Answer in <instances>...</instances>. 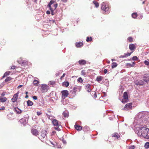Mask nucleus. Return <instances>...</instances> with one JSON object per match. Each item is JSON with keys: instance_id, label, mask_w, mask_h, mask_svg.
Segmentation results:
<instances>
[{"instance_id": "obj_1", "label": "nucleus", "mask_w": 149, "mask_h": 149, "mask_svg": "<svg viewBox=\"0 0 149 149\" xmlns=\"http://www.w3.org/2000/svg\"><path fill=\"white\" fill-rule=\"evenodd\" d=\"M138 135L147 139H149V129L145 127H141L137 133Z\"/></svg>"}, {"instance_id": "obj_2", "label": "nucleus", "mask_w": 149, "mask_h": 149, "mask_svg": "<svg viewBox=\"0 0 149 149\" xmlns=\"http://www.w3.org/2000/svg\"><path fill=\"white\" fill-rule=\"evenodd\" d=\"M58 6V4L55 1L53 0H51L47 5L48 7L51 12V14L52 15H55V13L54 11Z\"/></svg>"}, {"instance_id": "obj_3", "label": "nucleus", "mask_w": 149, "mask_h": 149, "mask_svg": "<svg viewBox=\"0 0 149 149\" xmlns=\"http://www.w3.org/2000/svg\"><path fill=\"white\" fill-rule=\"evenodd\" d=\"M52 123L54 126H55L54 127L55 129L58 131H60V129L59 127L61 126V122H59L56 119H54L52 120Z\"/></svg>"}, {"instance_id": "obj_4", "label": "nucleus", "mask_w": 149, "mask_h": 149, "mask_svg": "<svg viewBox=\"0 0 149 149\" xmlns=\"http://www.w3.org/2000/svg\"><path fill=\"white\" fill-rule=\"evenodd\" d=\"M101 9L107 13L109 12V8L108 6L106 5L104 2L101 4Z\"/></svg>"}, {"instance_id": "obj_5", "label": "nucleus", "mask_w": 149, "mask_h": 149, "mask_svg": "<svg viewBox=\"0 0 149 149\" xmlns=\"http://www.w3.org/2000/svg\"><path fill=\"white\" fill-rule=\"evenodd\" d=\"M128 95L127 92H125L123 95V98L122 100V102L124 104L125 103L128 101Z\"/></svg>"}, {"instance_id": "obj_6", "label": "nucleus", "mask_w": 149, "mask_h": 149, "mask_svg": "<svg viewBox=\"0 0 149 149\" xmlns=\"http://www.w3.org/2000/svg\"><path fill=\"white\" fill-rule=\"evenodd\" d=\"M49 89V87L45 84L42 85L41 86V91L42 93L47 92Z\"/></svg>"}, {"instance_id": "obj_7", "label": "nucleus", "mask_w": 149, "mask_h": 149, "mask_svg": "<svg viewBox=\"0 0 149 149\" xmlns=\"http://www.w3.org/2000/svg\"><path fill=\"white\" fill-rule=\"evenodd\" d=\"M62 93L61 97L63 99H65L69 95L68 91L67 90H63L61 91Z\"/></svg>"}, {"instance_id": "obj_8", "label": "nucleus", "mask_w": 149, "mask_h": 149, "mask_svg": "<svg viewBox=\"0 0 149 149\" xmlns=\"http://www.w3.org/2000/svg\"><path fill=\"white\" fill-rule=\"evenodd\" d=\"M18 63L22 65H24L27 63V61L25 60H24L22 58H20L18 60Z\"/></svg>"}, {"instance_id": "obj_9", "label": "nucleus", "mask_w": 149, "mask_h": 149, "mask_svg": "<svg viewBox=\"0 0 149 149\" xmlns=\"http://www.w3.org/2000/svg\"><path fill=\"white\" fill-rule=\"evenodd\" d=\"M19 92H17L16 93L14 94L13 97L11 99L12 101L14 103L16 102L18 97Z\"/></svg>"}, {"instance_id": "obj_10", "label": "nucleus", "mask_w": 149, "mask_h": 149, "mask_svg": "<svg viewBox=\"0 0 149 149\" xmlns=\"http://www.w3.org/2000/svg\"><path fill=\"white\" fill-rule=\"evenodd\" d=\"M132 103H130L126 104L123 110H127L131 109L132 108Z\"/></svg>"}, {"instance_id": "obj_11", "label": "nucleus", "mask_w": 149, "mask_h": 149, "mask_svg": "<svg viewBox=\"0 0 149 149\" xmlns=\"http://www.w3.org/2000/svg\"><path fill=\"white\" fill-rule=\"evenodd\" d=\"M47 131L45 130H42L41 132L40 138L41 139H44L47 134Z\"/></svg>"}, {"instance_id": "obj_12", "label": "nucleus", "mask_w": 149, "mask_h": 149, "mask_svg": "<svg viewBox=\"0 0 149 149\" xmlns=\"http://www.w3.org/2000/svg\"><path fill=\"white\" fill-rule=\"evenodd\" d=\"M31 133L33 135L36 136H37L39 134L38 131L36 129H32L31 130Z\"/></svg>"}, {"instance_id": "obj_13", "label": "nucleus", "mask_w": 149, "mask_h": 149, "mask_svg": "<svg viewBox=\"0 0 149 149\" xmlns=\"http://www.w3.org/2000/svg\"><path fill=\"white\" fill-rule=\"evenodd\" d=\"M73 89L74 92L75 93H76L77 92H79L80 91L81 89V87L76 86H75L74 87Z\"/></svg>"}, {"instance_id": "obj_14", "label": "nucleus", "mask_w": 149, "mask_h": 149, "mask_svg": "<svg viewBox=\"0 0 149 149\" xmlns=\"http://www.w3.org/2000/svg\"><path fill=\"white\" fill-rule=\"evenodd\" d=\"M136 47L135 45L133 44H131L129 45V48L133 52L135 49H136Z\"/></svg>"}, {"instance_id": "obj_15", "label": "nucleus", "mask_w": 149, "mask_h": 149, "mask_svg": "<svg viewBox=\"0 0 149 149\" xmlns=\"http://www.w3.org/2000/svg\"><path fill=\"white\" fill-rule=\"evenodd\" d=\"M111 135L112 137L116 139H118L120 137L119 134L117 132H114Z\"/></svg>"}, {"instance_id": "obj_16", "label": "nucleus", "mask_w": 149, "mask_h": 149, "mask_svg": "<svg viewBox=\"0 0 149 149\" xmlns=\"http://www.w3.org/2000/svg\"><path fill=\"white\" fill-rule=\"evenodd\" d=\"M91 85L89 84H87L86 85L85 89L87 92H90L91 91Z\"/></svg>"}, {"instance_id": "obj_17", "label": "nucleus", "mask_w": 149, "mask_h": 149, "mask_svg": "<svg viewBox=\"0 0 149 149\" xmlns=\"http://www.w3.org/2000/svg\"><path fill=\"white\" fill-rule=\"evenodd\" d=\"M143 80L145 82L148 83L149 81V76L146 74H145L143 77Z\"/></svg>"}, {"instance_id": "obj_18", "label": "nucleus", "mask_w": 149, "mask_h": 149, "mask_svg": "<svg viewBox=\"0 0 149 149\" xmlns=\"http://www.w3.org/2000/svg\"><path fill=\"white\" fill-rule=\"evenodd\" d=\"M14 110L18 114H20L22 112V111L18 107L15 108Z\"/></svg>"}, {"instance_id": "obj_19", "label": "nucleus", "mask_w": 149, "mask_h": 149, "mask_svg": "<svg viewBox=\"0 0 149 149\" xmlns=\"http://www.w3.org/2000/svg\"><path fill=\"white\" fill-rule=\"evenodd\" d=\"M78 62L80 65H85L86 64V61L83 59L80 60L78 61Z\"/></svg>"}, {"instance_id": "obj_20", "label": "nucleus", "mask_w": 149, "mask_h": 149, "mask_svg": "<svg viewBox=\"0 0 149 149\" xmlns=\"http://www.w3.org/2000/svg\"><path fill=\"white\" fill-rule=\"evenodd\" d=\"M74 127L78 131H80L82 130V127L78 125H75Z\"/></svg>"}, {"instance_id": "obj_21", "label": "nucleus", "mask_w": 149, "mask_h": 149, "mask_svg": "<svg viewBox=\"0 0 149 149\" xmlns=\"http://www.w3.org/2000/svg\"><path fill=\"white\" fill-rule=\"evenodd\" d=\"M62 84L63 86H65L67 87L69 86V83L68 81H64L63 82Z\"/></svg>"}, {"instance_id": "obj_22", "label": "nucleus", "mask_w": 149, "mask_h": 149, "mask_svg": "<svg viewBox=\"0 0 149 149\" xmlns=\"http://www.w3.org/2000/svg\"><path fill=\"white\" fill-rule=\"evenodd\" d=\"M103 79V77L101 76H98L96 78L97 81L100 83Z\"/></svg>"}, {"instance_id": "obj_23", "label": "nucleus", "mask_w": 149, "mask_h": 149, "mask_svg": "<svg viewBox=\"0 0 149 149\" xmlns=\"http://www.w3.org/2000/svg\"><path fill=\"white\" fill-rule=\"evenodd\" d=\"M63 115L65 118L68 117L69 116L68 113L67 111H64L63 113Z\"/></svg>"}, {"instance_id": "obj_24", "label": "nucleus", "mask_w": 149, "mask_h": 149, "mask_svg": "<svg viewBox=\"0 0 149 149\" xmlns=\"http://www.w3.org/2000/svg\"><path fill=\"white\" fill-rule=\"evenodd\" d=\"M49 84L52 86L54 87L56 85V82L53 81H50L49 82Z\"/></svg>"}, {"instance_id": "obj_25", "label": "nucleus", "mask_w": 149, "mask_h": 149, "mask_svg": "<svg viewBox=\"0 0 149 149\" xmlns=\"http://www.w3.org/2000/svg\"><path fill=\"white\" fill-rule=\"evenodd\" d=\"M75 45L77 47H79L83 45V43L81 42H77L75 44Z\"/></svg>"}, {"instance_id": "obj_26", "label": "nucleus", "mask_w": 149, "mask_h": 149, "mask_svg": "<svg viewBox=\"0 0 149 149\" xmlns=\"http://www.w3.org/2000/svg\"><path fill=\"white\" fill-rule=\"evenodd\" d=\"M135 64V62H134L132 63V64H131L130 63H127L126 64L127 66L128 67H133L134 65Z\"/></svg>"}, {"instance_id": "obj_27", "label": "nucleus", "mask_w": 149, "mask_h": 149, "mask_svg": "<svg viewBox=\"0 0 149 149\" xmlns=\"http://www.w3.org/2000/svg\"><path fill=\"white\" fill-rule=\"evenodd\" d=\"M33 85L36 86H38V84L39 83V81L38 80H34L33 81Z\"/></svg>"}, {"instance_id": "obj_28", "label": "nucleus", "mask_w": 149, "mask_h": 149, "mask_svg": "<svg viewBox=\"0 0 149 149\" xmlns=\"http://www.w3.org/2000/svg\"><path fill=\"white\" fill-rule=\"evenodd\" d=\"M90 130V128L89 127L87 126H85L83 129V130L86 132L88 130Z\"/></svg>"}, {"instance_id": "obj_29", "label": "nucleus", "mask_w": 149, "mask_h": 149, "mask_svg": "<svg viewBox=\"0 0 149 149\" xmlns=\"http://www.w3.org/2000/svg\"><path fill=\"white\" fill-rule=\"evenodd\" d=\"M7 100V98L6 97L0 98V101L1 102H5Z\"/></svg>"}, {"instance_id": "obj_30", "label": "nucleus", "mask_w": 149, "mask_h": 149, "mask_svg": "<svg viewBox=\"0 0 149 149\" xmlns=\"http://www.w3.org/2000/svg\"><path fill=\"white\" fill-rule=\"evenodd\" d=\"M117 64L116 62H113L112 63L111 68H113L117 66Z\"/></svg>"}, {"instance_id": "obj_31", "label": "nucleus", "mask_w": 149, "mask_h": 149, "mask_svg": "<svg viewBox=\"0 0 149 149\" xmlns=\"http://www.w3.org/2000/svg\"><path fill=\"white\" fill-rule=\"evenodd\" d=\"M137 85L140 86L143 85H144V82L143 81L140 80L138 82Z\"/></svg>"}, {"instance_id": "obj_32", "label": "nucleus", "mask_w": 149, "mask_h": 149, "mask_svg": "<svg viewBox=\"0 0 149 149\" xmlns=\"http://www.w3.org/2000/svg\"><path fill=\"white\" fill-rule=\"evenodd\" d=\"M27 103L28 106H31L33 105V102L30 100H28Z\"/></svg>"}, {"instance_id": "obj_33", "label": "nucleus", "mask_w": 149, "mask_h": 149, "mask_svg": "<svg viewBox=\"0 0 149 149\" xmlns=\"http://www.w3.org/2000/svg\"><path fill=\"white\" fill-rule=\"evenodd\" d=\"M10 73V72L9 71H7L3 75V76L2 78H3L4 77H5L6 76H7L8 75H9Z\"/></svg>"}, {"instance_id": "obj_34", "label": "nucleus", "mask_w": 149, "mask_h": 149, "mask_svg": "<svg viewBox=\"0 0 149 149\" xmlns=\"http://www.w3.org/2000/svg\"><path fill=\"white\" fill-rule=\"evenodd\" d=\"M93 2L95 4L96 7L97 8L99 6V4L97 2L95 1H93Z\"/></svg>"}, {"instance_id": "obj_35", "label": "nucleus", "mask_w": 149, "mask_h": 149, "mask_svg": "<svg viewBox=\"0 0 149 149\" xmlns=\"http://www.w3.org/2000/svg\"><path fill=\"white\" fill-rule=\"evenodd\" d=\"M92 40V38L91 37H87L86 39V41L87 42H91Z\"/></svg>"}, {"instance_id": "obj_36", "label": "nucleus", "mask_w": 149, "mask_h": 149, "mask_svg": "<svg viewBox=\"0 0 149 149\" xmlns=\"http://www.w3.org/2000/svg\"><path fill=\"white\" fill-rule=\"evenodd\" d=\"M132 18H135L137 17V14L136 13H133L132 14Z\"/></svg>"}, {"instance_id": "obj_37", "label": "nucleus", "mask_w": 149, "mask_h": 149, "mask_svg": "<svg viewBox=\"0 0 149 149\" xmlns=\"http://www.w3.org/2000/svg\"><path fill=\"white\" fill-rule=\"evenodd\" d=\"M81 74L82 75L85 76L86 75V70H83L81 72Z\"/></svg>"}, {"instance_id": "obj_38", "label": "nucleus", "mask_w": 149, "mask_h": 149, "mask_svg": "<svg viewBox=\"0 0 149 149\" xmlns=\"http://www.w3.org/2000/svg\"><path fill=\"white\" fill-rule=\"evenodd\" d=\"M12 78L10 77H7L5 80L6 82H7L10 81Z\"/></svg>"}, {"instance_id": "obj_39", "label": "nucleus", "mask_w": 149, "mask_h": 149, "mask_svg": "<svg viewBox=\"0 0 149 149\" xmlns=\"http://www.w3.org/2000/svg\"><path fill=\"white\" fill-rule=\"evenodd\" d=\"M144 64L148 66L149 68V60H145L144 61Z\"/></svg>"}, {"instance_id": "obj_40", "label": "nucleus", "mask_w": 149, "mask_h": 149, "mask_svg": "<svg viewBox=\"0 0 149 149\" xmlns=\"http://www.w3.org/2000/svg\"><path fill=\"white\" fill-rule=\"evenodd\" d=\"M127 39H128V40L130 42H133V38L131 37H129Z\"/></svg>"}, {"instance_id": "obj_41", "label": "nucleus", "mask_w": 149, "mask_h": 149, "mask_svg": "<svg viewBox=\"0 0 149 149\" xmlns=\"http://www.w3.org/2000/svg\"><path fill=\"white\" fill-rule=\"evenodd\" d=\"M77 81L79 82L80 83H82L83 81V79L81 78V77H79L77 79Z\"/></svg>"}, {"instance_id": "obj_42", "label": "nucleus", "mask_w": 149, "mask_h": 149, "mask_svg": "<svg viewBox=\"0 0 149 149\" xmlns=\"http://www.w3.org/2000/svg\"><path fill=\"white\" fill-rule=\"evenodd\" d=\"M144 146L146 148H149V142L146 143L145 144Z\"/></svg>"}, {"instance_id": "obj_43", "label": "nucleus", "mask_w": 149, "mask_h": 149, "mask_svg": "<svg viewBox=\"0 0 149 149\" xmlns=\"http://www.w3.org/2000/svg\"><path fill=\"white\" fill-rule=\"evenodd\" d=\"M132 52H133L130 53H127V54H125V57L130 56Z\"/></svg>"}, {"instance_id": "obj_44", "label": "nucleus", "mask_w": 149, "mask_h": 149, "mask_svg": "<svg viewBox=\"0 0 149 149\" xmlns=\"http://www.w3.org/2000/svg\"><path fill=\"white\" fill-rule=\"evenodd\" d=\"M20 122L21 123H23V122H24V123H23V125H24L25 124V123H26V122H25V120L24 119H21L20 120H19Z\"/></svg>"}, {"instance_id": "obj_45", "label": "nucleus", "mask_w": 149, "mask_h": 149, "mask_svg": "<svg viewBox=\"0 0 149 149\" xmlns=\"http://www.w3.org/2000/svg\"><path fill=\"white\" fill-rule=\"evenodd\" d=\"M42 113V112L41 111H37V115L39 116L41 115Z\"/></svg>"}, {"instance_id": "obj_46", "label": "nucleus", "mask_w": 149, "mask_h": 149, "mask_svg": "<svg viewBox=\"0 0 149 149\" xmlns=\"http://www.w3.org/2000/svg\"><path fill=\"white\" fill-rule=\"evenodd\" d=\"M138 59V58L136 56H134L132 58V59L133 60H137Z\"/></svg>"}, {"instance_id": "obj_47", "label": "nucleus", "mask_w": 149, "mask_h": 149, "mask_svg": "<svg viewBox=\"0 0 149 149\" xmlns=\"http://www.w3.org/2000/svg\"><path fill=\"white\" fill-rule=\"evenodd\" d=\"M65 75V73H63L62 76L61 77L60 79H62V78L64 77Z\"/></svg>"}, {"instance_id": "obj_48", "label": "nucleus", "mask_w": 149, "mask_h": 149, "mask_svg": "<svg viewBox=\"0 0 149 149\" xmlns=\"http://www.w3.org/2000/svg\"><path fill=\"white\" fill-rule=\"evenodd\" d=\"M135 146H131L130 148V149H134Z\"/></svg>"}, {"instance_id": "obj_49", "label": "nucleus", "mask_w": 149, "mask_h": 149, "mask_svg": "<svg viewBox=\"0 0 149 149\" xmlns=\"http://www.w3.org/2000/svg\"><path fill=\"white\" fill-rule=\"evenodd\" d=\"M33 98L34 100H36L37 99V97L36 96H34L33 97Z\"/></svg>"}, {"instance_id": "obj_50", "label": "nucleus", "mask_w": 149, "mask_h": 149, "mask_svg": "<svg viewBox=\"0 0 149 149\" xmlns=\"http://www.w3.org/2000/svg\"><path fill=\"white\" fill-rule=\"evenodd\" d=\"M125 54H124V55H121L119 56V58H124L125 57Z\"/></svg>"}, {"instance_id": "obj_51", "label": "nucleus", "mask_w": 149, "mask_h": 149, "mask_svg": "<svg viewBox=\"0 0 149 149\" xmlns=\"http://www.w3.org/2000/svg\"><path fill=\"white\" fill-rule=\"evenodd\" d=\"M5 109V107H2L0 109V110H4Z\"/></svg>"}, {"instance_id": "obj_52", "label": "nucleus", "mask_w": 149, "mask_h": 149, "mask_svg": "<svg viewBox=\"0 0 149 149\" xmlns=\"http://www.w3.org/2000/svg\"><path fill=\"white\" fill-rule=\"evenodd\" d=\"M107 72V70L106 69H105L104 70V73L105 74H106Z\"/></svg>"}, {"instance_id": "obj_53", "label": "nucleus", "mask_w": 149, "mask_h": 149, "mask_svg": "<svg viewBox=\"0 0 149 149\" xmlns=\"http://www.w3.org/2000/svg\"><path fill=\"white\" fill-rule=\"evenodd\" d=\"M15 67H16L14 65H13L11 66V69H14L15 68Z\"/></svg>"}, {"instance_id": "obj_54", "label": "nucleus", "mask_w": 149, "mask_h": 149, "mask_svg": "<svg viewBox=\"0 0 149 149\" xmlns=\"http://www.w3.org/2000/svg\"><path fill=\"white\" fill-rule=\"evenodd\" d=\"M46 13L47 14H50V11L49 10H47L46 11Z\"/></svg>"}, {"instance_id": "obj_55", "label": "nucleus", "mask_w": 149, "mask_h": 149, "mask_svg": "<svg viewBox=\"0 0 149 149\" xmlns=\"http://www.w3.org/2000/svg\"><path fill=\"white\" fill-rule=\"evenodd\" d=\"M61 1L64 3H66L67 2V0H61Z\"/></svg>"}, {"instance_id": "obj_56", "label": "nucleus", "mask_w": 149, "mask_h": 149, "mask_svg": "<svg viewBox=\"0 0 149 149\" xmlns=\"http://www.w3.org/2000/svg\"><path fill=\"white\" fill-rule=\"evenodd\" d=\"M22 85H20L19 86H18L17 88H20L22 87Z\"/></svg>"}, {"instance_id": "obj_57", "label": "nucleus", "mask_w": 149, "mask_h": 149, "mask_svg": "<svg viewBox=\"0 0 149 149\" xmlns=\"http://www.w3.org/2000/svg\"><path fill=\"white\" fill-rule=\"evenodd\" d=\"M28 97V96L27 95H26V96L25 97V98H27Z\"/></svg>"}, {"instance_id": "obj_58", "label": "nucleus", "mask_w": 149, "mask_h": 149, "mask_svg": "<svg viewBox=\"0 0 149 149\" xmlns=\"http://www.w3.org/2000/svg\"><path fill=\"white\" fill-rule=\"evenodd\" d=\"M5 95V94L4 93H2V94H1V96H4Z\"/></svg>"}, {"instance_id": "obj_59", "label": "nucleus", "mask_w": 149, "mask_h": 149, "mask_svg": "<svg viewBox=\"0 0 149 149\" xmlns=\"http://www.w3.org/2000/svg\"><path fill=\"white\" fill-rule=\"evenodd\" d=\"M111 60L112 61H115V60L114 59H111Z\"/></svg>"}, {"instance_id": "obj_60", "label": "nucleus", "mask_w": 149, "mask_h": 149, "mask_svg": "<svg viewBox=\"0 0 149 149\" xmlns=\"http://www.w3.org/2000/svg\"><path fill=\"white\" fill-rule=\"evenodd\" d=\"M28 93V92H26V95H27V94Z\"/></svg>"}, {"instance_id": "obj_61", "label": "nucleus", "mask_w": 149, "mask_h": 149, "mask_svg": "<svg viewBox=\"0 0 149 149\" xmlns=\"http://www.w3.org/2000/svg\"><path fill=\"white\" fill-rule=\"evenodd\" d=\"M145 3V1H143V2H142V3L143 4H144Z\"/></svg>"}, {"instance_id": "obj_62", "label": "nucleus", "mask_w": 149, "mask_h": 149, "mask_svg": "<svg viewBox=\"0 0 149 149\" xmlns=\"http://www.w3.org/2000/svg\"><path fill=\"white\" fill-rule=\"evenodd\" d=\"M53 21V22H55V20H53V21Z\"/></svg>"}, {"instance_id": "obj_63", "label": "nucleus", "mask_w": 149, "mask_h": 149, "mask_svg": "<svg viewBox=\"0 0 149 149\" xmlns=\"http://www.w3.org/2000/svg\"><path fill=\"white\" fill-rule=\"evenodd\" d=\"M96 94V93H95V95Z\"/></svg>"}]
</instances>
